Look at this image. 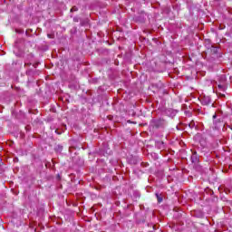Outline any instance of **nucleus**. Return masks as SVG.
Wrapping results in <instances>:
<instances>
[{
    "instance_id": "nucleus-1",
    "label": "nucleus",
    "mask_w": 232,
    "mask_h": 232,
    "mask_svg": "<svg viewBox=\"0 0 232 232\" xmlns=\"http://www.w3.org/2000/svg\"><path fill=\"white\" fill-rule=\"evenodd\" d=\"M221 126H222V121H220V119H217V114H214L213 125H212L213 130H220Z\"/></svg>"
},
{
    "instance_id": "nucleus-2",
    "label": "nucleus",
    "mask_w": 232,
    "mask_h": 232,
    "mask_svg": "<svg viewBox=\"0 0 232 232\" xmlns=\"http://www.w3.org/2000/svg\"><path fill=\"white\" fill-rule=\"evenodd\" d=\"M179 113V111L175 109H167L165 110V114L167 117H170V119H173Z\"/></svg>"
},
{
    "instance_id": "nucleus-3",
    "label": "nucleus",
    "mask_w": 232,
    "mask_h": 232,
    "mask_svg": "<svg viewBox=\"0 0 232 232\" xmlns=\"http://www.w3.org/2000/svg\"><path fill=\"white\" fill-rule=\"evenodd\" d=\"M190 160H191L192 164H198L199 158H198V155L197 154V151H195V150L192 151V155H191Z\"/></svg>"
},
{
    "instance_id": "nucleus-4",
    "label": "nucleus",
    "mask_w": 232,
    "mask_h": 232,
    "mask_svg": "<svg viewBox=\"0 0 232 232\" xmlns=\"http://www.w3.org/2000/svg\"><path fill=\"white\" fill-rule=\"evenodd\" d=\"M201 104H203V106H208V104H211V97L206 95L201 97Z\"/></svg>"
},
{
    "instance_id": "nucleus-5",
    "label": "nucleus",
    "mask_w": 232,
    "mask_h": 232,
    "mask_svg": "<svg viewBox=\"0 0 232 232\" xmlns=\"http://www.w3.org/2000/svg\"><path fill=\"white\" fill-rule=\"evenodd\" d=\"M155 128H160L161 126H164V120L158 119L153 121Z\"/></svg>"
},
{
    "instance_id": "nucleus-6",
    "label": "nucleus",
    "mask_w": 232,
    "mask_h": 232,
    "mask_svg": "<svg viewBox=\"0 0 232 232\" xmlns=\"http://www.w3.org/2000/svg\"><path fill=\"white\" fill-rule=\"evenodd\" d=\"M155 195H156L158 203L160 204V202H162V200H163L162 194H160L159 192H157Z\"/></svg>"
},
{
    "instance_id": "nucleus-7",
    "label": "nucleus",
    "mask_w": 232,
    "mask_h": 232,
    "mask_svg": "<svg viewBox=\"0 0 232 232\" xmlns=\"http://www.w3.org/2000/svg\"><path fill=\"white\" fill-rule=\"evenodd\" d=\"M188 128H190L191 130H193V128H197V125L195 124V121H191L188 123Z\"/></svg>"
},
{
    "instance_id": "nucleus-8",
    "label": "nucleus",
    "mask_w": 232,
    "mask_h": 232,
    "mask_svg": "<svg viewBox=\"0 0 232 232\" xmlns=\"http://www.w3.org/2000/svg\"><path fill=\"white\" fill-rule=\"evenodd\" d=\"M156 146L160 148V150H162L164 148V142L163 141H158Z\"/></svg>"
},
{
    "instance_id": "nucleus-9",
    "label": "nucleus",
    "mask_w": 232,
    "mask_h": 232,
    "mask_svg": "<svg viewBox=\"0 0 232 232\" xmlns=\"http://www.w3.org/2000/svg\"><path fill=\"white\" fill-rule=\"evenodd\" d=\"M79 8H77V6H72L71 12H77Z\"/></svg>"
},
{
    "instance_id": "nucleus-10",
    "label": "nucleus",
    "mask_w": 232,
    "mask_h": 232,
    "mask_svg": "<svg viewBox=\"0 0 232 232\" xmlns=\"http://www.w3.org/2000/svg\"><path fill=\"white\" fill-rule=\"evenodd\" d=\"M218 88L219 90H224V85L218 84Z\"/></svg>"
},
{
    "instance_id": "nucleus-11",
    "label": "nucleus",
    "mask_w": 232,
    "mask_h": 232,
    "mask_svg": "<svg viewBox=\"0 0 232 232\" xmlns=\"http://www.w3.org/2000/svg\"><path fill=\"white\" fill-rule=\"evenodd\" d=\"M73 21H74L75 23H79V18H78V17H74V18H73Z\"/></svg>"
},
{
    "instance_id": "nucleus-12",
    "label": "nucleus",
    "mask_w": 232,
    "mask_h": 232,
    "mask_svg": "<svg viewBox=\"0 0 232 232\" xmlns=\"http://www.w3.org/2000/svg\"><path fill=\"white\" fill-rule=\"evenodd\" d=\"M213 51H214V53H216L217 48L213 47Z\"/></svg>"
},
{
    "instance_id": "nucleus-13",
    "label": "nucleus",
    "mask_w": 232,
    "mask_h": 232,
    "mask_svg": "<svg viewBox=\"0 0 232 232\" xmlns=\"http://www.w3.org/2000/svg\"><path fill=\"white\" fill-rule=\"evenodd\" d=\"M27 75H30V71H27Z\"/></svg>"
},
{
    "instance_id": "nucleus-14",
    "label": "nucleus",
    "mask_w": 232,
    "mask_h": 232,
    "mask_svg": "<svg viewBox=\"0 0 232 232\" xmlns=\"http://www.w3.org/2000/svg\"><path fill=\"white\" fill-rule=\"evenodd\" d=\"M48 37H52L50 34H48Z\"/></svg>"
}]
</instances>
